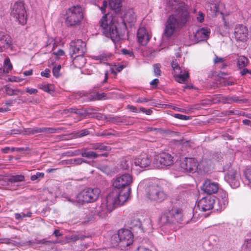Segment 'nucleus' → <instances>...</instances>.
<instances>
[{"instance_id":"obj_27","label":"nucleus","mask_w":251,"mask_h":251,"mask_svg":"<svg viewBox=\"0 0 251 251\" xmlns=\"http://www.w3.org/2000/svg\"><path fill=\"white\" fill-rule=\"evenodd\" d=\"M207 11L211 15H216L219 12V3L208 2L206 4Z\"/></svg>"},{"instance_id":"obj_60","label":"nucleus","mask_w":251,"mask_h":251,"mask_svg":"<svg viewBox=\"0 0 251 251\" xmlns=\"http://www.w3.org/2000/svg\"><path fill=\"white\" fill-rule=\"evenodd\" d=\"M159 83V80L158 79H154L150 82V84L152 86L153 88L156 87Z\"/></svg>"},{"instance_id":"obj_6","label":"nucleus","mask_w":251,"mask_h":251,"mask_svg":"<svg viewBox=\"0 0 251 251\" xmlns=\"http://www.w3.org/2000/svg\"><path fill=\"white\" fill-rule=\"evenodd\" d=\"M65 24L68 26H75L80 24L83 19L82 8L79 5H75L69 8L65 16Z\"/></svg>"},{"instance_id":"obj_55","label":"nucleus","mask_w":251,"mask_h":251,"mask_svg":"<svg viewBox=\"0 0 251 251\" xmlns=\"http://www.w3.org/2000/svg\"><path fill=\"white\" fill-rule=\"evenodd\" d=\"M127 108L128 109L130 110L131 111L135 113H138L139 112V111L137 109V108L134 106L131 105H128L127 106Z\"/></svg>"},{"instance_id":"obj_24","label":"nucleus","mask_w":251,"mask_h":251,"mask_svg":"<svg viewBox=\"0 0 251 251\" xmlns=\"http://www.w3.org/2000/svg\"><path fill=\"white\" fill-rule=\"evenodd\" d=\"M123 21L125 25L129 24L131 25L136 21V16L132 9H129L125 12Z\"/></svg>"},{"instance_id":"obj_25","label":"nucleus","mask_w":251,"mask_h":251,"mask_svg":"<svg viewBox=\"0 0 251 251\" xmlns=\"http://www.w3.org/2000/svg\"><path fill=\"white\" fill-rule=\"evenodd\" d=\"M160 221L162 224L174 222V214H173V208L165 211L161 216Z\"/></svg>"},{"instance_id":"obj_50","label":"nucleus","mask_w":251,"mask_h":251,"mask_svg":"<svg viewBox=\"0 0 251 251\" xmlns=\"http://www.w3.org/2000/svg\"><path fill=\"white\" fill-rule=\"evenodd\" d=\"M88 133H89V132L88 130H82L79 131L78 133H77L76 136L77 137H83V136L88 135Z\"/></svg>"},{"instance_id":"obj_49","label":"nucleus","mask_w":251,"mask_h":251,"mask_svg":"<svg viewBox=\"0 0 251 251\" xmlns=\"http://www.w3.org/2000/svg\"><path fill=\"white\" fill-rule=\"evenodd\" d=\"M65 112L66 113L67 112H70V113H74L77 114H81V113L80 111L78 109H77L75 108H71L67 110H64Z\"/></svg>"},{"instance_id":"obj_12","label":"nucleus","mask_w":251,"mask_h":251,"mask_svg":"<svg viewBox=\"0 0 251 251\" xmlns=\"http://www.w3.org/2000/svg\"><path fill=\"white\" fill-rule=\"evenodd\" d=\"M240 174L237 169L229 167L225 173V179L233 188L240 185Z\"/></svg>"},{"instance_id":"obj_31","label":"nucleus","mask_w":251,"mask_h":251,"mask_svg":"<svg viewBox=\"0 0 251 251\" xmlns=\"http://www.w3.org/2000/svg\"><path fill=\"white\" fill-rule=\"evenodd\" d=\"M73 63L76 67L81 68L85 64V59L83 57V55H77L74 57Z\"/></svg>"},{"instance_id":"obj_61","label":"nucleus","mask_w":251,"mask_h":251,"mask_svg":"<svg viewBox=\"0 0 251 251\" xmlns=\"http://www.w3.org/2000/svg\"><path fill=\"white\" fill-rule=\"evenodd\" d=\"M53 54L57 56H63L64 54V51L62 50H59L57 52H53Z\"/></svg>"},{"instance_id":"obj_47","label":"nucleus","mask_w":251,"mask_h":251,"mask_svg":"<svg viewBox=\"0 0 251 251\" xmlns=\"http://www.w3.org/2000/svg\"><path fill=\"white\" fill-rule=\"evenodd\" d=\"M25 91L30 95L36 94L38 92L37 89L29 87L26 88Z\"/></svg>"},{"instance_id":"obj_1","label":"nucleus","mask_w":251,"mask_h":251,"mask_svg":"<svg viewBox=\"0 0 251 251\" xmlns=\"http://www.w3.org/2000/svg\"><path fill=\"white\" fill-rule=\"evenodd\" d=\"M166 6L169 11H177V13L170 16L165 24L164 34L170 37L179 31L187 23L189 13L184 8H180L176 0H167Z\"/></svg>"},{"instance_id":"obj_46","label":"nucleus","mask_w":251,"mask_h":251,"mask_svg":"<svg viewBox=\"0 0 251 251\" xmlns=\"http://www.w3.org/2000/svg\"><path fill=\"white\" fill-rule=\"evenodd\" d=\"M61 69V65H58L57 67H54L52 69V73L55 77H58L59 75V71Z\"/></svg>"},{"instance_id":"obj_59","label":"nucleus","mask_w":251,"mask_h":251,"mask_svg":"<svg viewBox=\"0 0 251 251\" xmlns=\"http://www.w3.org/2000/svg\"><path fill=\"white\" fill-rule=\"evenodd\" d=\"M122 52L123 54L125 55H128L129 56H132L133 55L132 52L126 49H123L122 50Z\"/></svg>"},{"instance_id":"obj_62","label":"nucleus","mask_w":251,"mask_h":251,"mask_svg":"<svg viewBox=\"0 0 251 251\" xmlns=\"http://www.w3.org/2000/svg\"><path fill=\"white\" fill-rule=\"evenodd\" d=\"M107 3L106 0L103 1V5L100 8L102 13L105 12V8L107 7Z\"/></svg>"},{"instance_id":"obj_8","label":"nucleus","mask_w":251,"mask_h":251,"mask_svg":"<svg viewBox=\"0 0 251 251\" xmlns=\"http://www.w3.org/2000/svg\"><path fill=\"white\" fill-rule=\"evenodd\" d=\"M11 15L19 24L24 25L27 22V13L23 2H16L13 5Z\"/></svg>"},{"instance_id":"obj_14","label":"nucleus","mask_w":251,"mask_h":251,"mask_svg":"<svg viewBox=\"0 0 251 251\" xmlns=\"http://www.w3.org/2000/svg\"><path fill=\"white\" fill-rule=\"evenodd\" d=\"M180 167L185 172L194 173L198 170L199 162L194 158L185 157L181 161Z\"/></svg>"},{"instance_id":"obj_63","label":"nucleus","mask_w":251,"mask_h":251,"mask_svg":"<svg viewBox=\"0 0 251 251\" xmlns=\"http://www.w3.org/2000/svg\"><path fill=\"white\" fill-rule=\"evenodd\" d=\"M136 251H151L149 248L141 246V247H138Z\"/></svg>"},{"instance_id":"obj_36","label":"nucleus","mask_w":251,"mask_h":251,"mask_svg":"<svg viewBox=\"0 0 251 251\" xmlns=\"http://www.w3.org/2000/svg\"><path fill=\"white\" fill-rule=\"evenodd\" d=\"M209 166V161H207L206 160H202L200 163H199L198 170L206 172L208 171Z\"/></svg>"},{"instance_id":"obj_57","label":"nucleus","mask_w":251,"mask_h":251,"mask_svg":"<svg viewBox=\"0 0 251 251\" xmlns=\"http://www.w3.org/2000/svg\"><path fill=\"white\" fill-rule=\"evenodd\" d=\"M140 110L143 113H145L147 115H150L151 114L152 111L151 109H146L144 108L141 107L140 108Z\"/></svg>"},{"instance_id":"obj_44","label":"nucleus","mask_w":251,"mask_h":251,"mask_svg":"<svg viewBox=\"0 0 251 251\" xmlns=\"http://www.w3.org/2000/svg\"><path fill=\"white\" fill-rule=\"evenodd\" d=\"M44 176L43 173L37 172L36 175L31 176L30 179L32 181H35L39 178H43Z\"/></svg>"},{"instance_id":"obj_2","label":"nucleus","mask_w":251,"mask_h":251,"mask_svg":"<svg viewBox=\"0 0 251 251\" xmlns=\"http://www.w3.org/2000/svg\"><path fill=\"white\" fill-rule=\"evenodd\" d=\"M127 191L123 192L120 195V192L117 191H112L101 203L97 206L95 213L100 217L104 218L107 214L113 210L118 205H123L127 201Z\"/></svg>"},{"instance_id":"obj_22","label":"nucleus","mask_w":251,"mask_h":251,"mask_svg":"<svg viewBox=\"0 0 251 251\" xmlns=\"http://www.w3.org/2000/svg\"><path fill=\"white\" fill-rule=\"evenodd\" d=\"M219 189L218 183L213 182L210 180H206L203 184L201 189L208 194L216 193Z\"/></svg>"},{"instance_id":"obj_37","label":"nucleus","mask_w":251,"mask_h":251,"mask_svg":"<svg viewBox=\"0 0 251 251\" xmlns=\"http://www.w3.org/2000/svg\"><path fill=\"white\" fill-rule=\"evenodd\" d=\"M225 58L220 57L216 55H215V57L213 59V62L215 64H222V67L221 68L223 69L225 68L226 66V64L225 63Z\"/></svg>"},{"instance_id":"obj_17","label":"nucleus","mask_w":251,"mask_h":251,"mask_svg":"<svg viewBox=\"0 0 251 251\" xmlns=\"http://www.w3.org/2000/svg\"><path fill=\"white\" fill-rule=\"evenodd\" d=\"M132 161L135 167L145 168L149 167L151 162L150 156L146 153L141 154L137 157L133 158Z\"/></svg>"},{"instance_id":"obj_64","label":"nucleus","mask_w":251,"mask_h":251,"mask_svg":"<svg viewBox=\"0 0 251 251\" xmlns=\"http://www.w3.org/2000/svg\"><path fill=\"white\" fill-rule=\"evenodd\" d=\"M246 247L249 250H251V238L246 240Z\"/></svg>"},{"instance_id":"obj_10","label":"nucleus","mask_w":251,"mask_h":251,"mask_svg":"<svg viewBox=\"0 0 251 251\" xmlns=\"http://www.w3.org/2000/svg\"><path fill=\"white\" fill-rule=\"evenodd\" d=\"M146 193L148 199L152 201L160 202L164 200L166 195L158 186L150 185L146 188Z\"/></svg>"},{"instance_id":"obj_11","label":"nucleus","mask_w":251,"mask_h":251,"mask_svg":"<svg viewBox=\"0 0 251 251\" xmlns=\"http://www.w3.org/2000/svg\"><path fill=\"white\" fill-rule=\"evenodd\" d=\"M174 162L173 157L167 152H161L154 156L152 164L156 168H162L164 166H170Z\"/></svg>"},{"instance_id":"obj_15","label":"nucleus","mask_w":251,"mask_h":251,"mask_svg":"<svg viewBox=\"0 0 251 251\" xmlns=\"http://www.w3.org/2000/svg\"><path fill=\"white\" fill-rule=\"evenodd\" d=\"M210 33L209 29L207 27H202L190 33L189 39L193 43H198L207 40L209 37Z\"/></svg>"},{"instance_id":"obj_38","label":"nucleus","mask_w":251,"mask_h":251,"mask_svg":"<svg viewBox=\"0 0 251 251\" xmlns=\"http://www.w3.org/2000/svg\"><path fill=\"white\" fill-rule=\"evenodd\" d=\"M109 56L105 54H101L97 56H93L92 58L94 60L99 61L100 62H104L107 61Z\"/></svg>"},{"instance_id":"obj_5","label":"nucleus","mask_w":251,"mask_h":251,"mask_svg":"<svg viewBox=\"0 0 251 251\" xmlns=\"http://www.w3.org/2000/svg\"><path fill=\"white\" fill-rule=\"evenodd\" d=\"M133 242V235L128 229H122L119 230L117 234H114L111 238L113 246H119L122 250L132 245Z\"/></svg>"},{"instance_id":"obj_58","label":"nucleus","mask_w":251,"mask_h":251,"mask_svg":"<svg viewBox=\"0 0 251 251\" xmlns=\"http://www.w3.org/2000/svg\"><path fill=\"white\" fill-rule=\"evenodd\" d=\"M150 100L145 98H139L136 100V102L143 103L149 101Z\"/></svg>"},{"instance_id":"obj_56","label":"nucleus","mask_w":251,"mask_h":251,"mask_svg":"<svg viewBox=\"0 0 251 251\" xmlns=\"http://www.w3.org/2000/svg\"><path fill=\"white\" fill-rule=\"evenodd\" d=\"M242 69H243V70H242L240 71V74L242 75H246L247 74H251V70H249V69H248L245 68H242Z\"/></svg>"},{"instance_id":"obj_51","label":"nucleus","mask_w":251,"mask_h":251,"mask_svg":"<svg viewBox=\"0 0 251 251\" xmlns=\"http://www.w3.org/2000/svg\"><path fill=\"white\" fill-rule=\"evenodd\" d=\"M73 165H79L83 162H85V161L83 160L82 158H74L73 159Z\"/></svg>"},{"instance_id":"obj_48","label":"nucleus","mask_w":251,"mask_h":251,"mask_svg":"<svg viewBox=\"0 0 251 251\" xmlns=\"http://www.w3.org/2000/svg\"><path fill=\"white\" fill-rule=\"evenodd\" d=\"M46 130V128H33L28 129L29 134H34L35 133L41 132Z\"/></svg>"},{"instance_id":"obj_20","label":"nucleus","mask_w":251,"mask_h":251,"mask_svg":"<svg viewBox=\"0 0 251 251\" xmlns=\"http://www.w3.org/2000/svg\"><path fill=\"white\" fill-rule=\"evenodd\" d=\"M12 43V39L9 34L0 31V51L11 49Z\"/></svg>"},{"instance_id":"obj_23","label":"nucleus","mask_w":251,"mask_h":251,"mask_svg":"<svg viewBox=\"0 0 251 251\" xmlns=\"http://www.w3.org/2000/svg\"><path fill=\"white\" fill-rule=\"evenodd\" d=\"M138 42L142 45H146L150 41V36L144 27H140L137 31Z\"/></svg>"},{"instance_id":"obj_53","label":"nucleus","mask_w":251,"mask_h":251,"mask_svg":"<svg viewBox=\"0 0 251 251\" xmlns=\"http://www.w3.org/2000/svg\"><path fill=\"white\" fill-rule=\"evenodd\" d=\"M73 159H70L66 160H63L61 162H59V164L63 165H73Z\"/></svg>"},{"instance_id":"obj_52","label":"nucleus","mask_w":251,"mask_h":251,"mask_svg":"<svg viewBox=\"0 0 251 251\" xmlns=\"http://www.w3.org/2000/svg\"><path fill=\"white\" fill-rule=\"evenodd\" d=\"M41 75L42 76L49 77L50 76V70L49 69H45L44 71L41 73Z\"/></svg>"},{"instance_id":"obj_28","label":"nucleus","mask_w":251,"mask_h":251,"mask_svg":"<svg viewBox=\"0 0 251 251\" xmlns=\"http://www.w3.org/2000/svg\"><path fill=\"white\" fill-rule=\"evenodd\" d=\"M4 92L9 96H16L18 95H23L24 92L19 89H13L8 86L4 87Z\"/></svg>"},{"instance_id":"obj_32","label":"nucleus","mask_w":251,"mask_h":251,"mask_svg":"<svg viewBox=\"0 0 251 251\" xmlns=\"http://www.w3.org/2000/svg\"><path fill=\"white\" fill-rule=\"evenodd\" d=\"M174 214V222H180L183 220L182 212L181 209L177 208H173V214Z\"/></svg>"},{"instance_id":"obj_9","label":"nucleus","mask_w":251,"mask_h":251,"mask_svg":"<svg viewBox=\"0 0 251 251\" xmlns=\"http://www.w3.org/2000/svg\"><path fill=\"white\" fill-rule=\"evenodd\" d=\"M92 149L96 150V151L84 150L81 152V155L84 157L88 158H96L99 156H107V153H101L100 152L102 151H107L110 150V147L103 144L96 143L92 145Z\"/></svg>"},{"instance_id":"obj_54","label":"nucleus","mask_w":251,"mask_h":251,"mask_svg":"<svg viewBox=\"0 0 251 251\" xmlns=\"http://www.w3.org/2000/svg\"><path fill=\"white\" fill-rule=\"evenodd\" d=\"M51 44H52V50L56 46V44L55 43L54 40L53 38L49 39L47 41V46L49 47Z\"/></svg>"},{"instance_id":"obj_26","label":"nucleus","mask_w":251,"mask_h":251,"mask_svg":"<svg viewBox=\"0 0 251 251\" xmlns=\"http://www.w3.org/2000/svg\"><path fill=\"white\" fill-rule=\"evenodd\" d=\"M120 167L123 170L134 169L135 166L132 161V158L127 157L123 159L121 162Z\"/></svg>"},{"instance_id":"obj_34","label":"nucleus","mask_w":251,"mask_h":251,"mask_svg":"<svg viewBox=\"0 0 251 251\" xmlns=\"http://www.w3.org/2000/svg\"><path fill=\"white\" fill-rule=\"evenodd\" d=\"M81 238V237L77 235H72L70 237H66L65 241L64 242L59 241L56 242V243H60L61 244L68 243L71 242H75Z\"/></svg>"},{"instance_id":"obj_21","label":"nucleus","mask_w":251,"mask_h":251,"mask_svg":"<svg viewBox=\"0 0 251 251\" xmlns=\"http://www.w3.org/2000/svg\"><path fill=\"white\" fill-rule=\"evenodd\" d=\"M198 206L202 211L215 208L214 200L211 197L203 198L199 201Z\"/></svg>"},{"instance_id":"obj_4","label":"nucleus","mask_w":251,"mask_h":251,"mask_svg":"<svg viewBox=\"0 0 251 251\" xmlns=\"http://www.w3.org/2000/svg\"><path fill=\"white\" fill-rule=\"evenodd\" d=\"M100 194L99 189L89 188L82 190L75 197L72 198L67 196L64 198L72 203L82 204L83 202H91L95 201L99 198Z\"/></svg>"},{"instance_id":"obj_18","label":"nucleus","mask_w":251,"mask_h":251,"mask_svg":"<svg viewBox=\"0 0 251 251\" xmlns=\"http://www.w3.org/2000/svg\"><path fill=\"white\" fill-rule=\"evenodd\" d=\"M228 195L225 191L220 192L216 201L214 200L215 209L216 210H222L227 205Z\"/></svg>"},{"instance_id":"obj_45","label":"nucleus","mask_w":251,"mask_h":251,"mask_svg":"<svg viewBox=\"0 0 251 251\" xmlns=\"http://www.w3.org/2000/svg\"><path fill=\"white\" fill-rule=\"evenodd\" d=\"M173 116L176 118L182 120H187L190 119V117L189 116L180 114H175Z\"/></svg>"},{"instance_id":"obj_16","label":"nucleus","mask_w":251,"mask_h":251,"mask_svg":"<svg viewBox=\"0 0 251 251\" xmlns=\"http://www.w3.org/2000/svg\"><path fill=\"white\" fill-rule=\"evenodd\" d=\"M70 50L72 57L75 54L83 55L86 51V44L80 39L73 41L70 43Z\"/></svg>"},{"instance_id":"obj_42","label":"nucleus","mask_w":251,"mask_h":251,"mask_svg":"<svg viewBox=\"0 0 251 251\" xmlns=\"http://www.w3.org/2000/svg\"><path fill=\"white\" fill-rule=\"evenodd\" d=\"M161 65L159 64H155L153 65V72L155 75L159 76L161 75Z\"/></svg>"},{"instance_id":"obj_7","label":"nucleus","mask_w":251,"mask_h":251,"mask_svg":"<svg viewBox=\"0 0 251 251\" xmlns=\"http://www.w3.org/2000/svg\"><path fill=\"white\" fill-rule=\"evenodd\" d=\"M132 182V176L129 174H125L117 176L113 179V186L116 188L113 191H117L120 192V195L122 193H123V192L127 191V200L129 197L131 191L130 185Z\"/></svg>"},{"instance_id":"obj_39","label":"nucleus","mask_w":251,"mask_h":251,"mask_svg":"<svg viewBox=\"0 0 251 251\" xmlns=\"http://www.w3.org/2000/svg\"><path fill=\"white\" fill-rule=\"evenodd\" d=\"M25 177L23 175H16L11 176L9 178L11 182H18L24 181Z\"/></svg>"},{"instance_id":"obj_33","label":"nucleus","mask_w":251,"mask_h":251,"mask_svg":"<svg viewBox=\"0 0 251 251\" xmlns=\"http://www.w3.org/2000/svg\"><path fill=\"white\" fill-rule=\"evenodd\" d=\"M4 70H3V73H9L13 68L12 64L10 62L9 58L7 57L4 61L3 64Z\"/></svg>"},{"instance_id":"obj_41","label":"nucleus","mask_w":251,"mask_h":251,"mask_svg":"<svg viewBox=\"0 0 251 251\" xmlns=\"http://www.w3.org/2000/svg\"><path fill=\"white\" fill-rule=\"evenodd\" d=\"M246 178L251 183V167L247 168L244 172Z\"/></svg>"},{"instance_id":"obj_30","label":"nucleus","mask_w":251,"mask_h":251,"mask_svg":"<svg viewBox=\"0 0 251 251\" xmlns=\"http://www.w3.org/2000/svg\"><path fill=\"white\" fill-rule=\"evenodd\" d=\"M37 87L39 89L50 94L52 93L54 90V86L53 85L46 82L39 84Z\"/></svg>"},{"instance_id":"obj_35","label":"nucleus","mask_w":251,"mask_h":251,"mask_svg":"<svg viewBox=\"0 0 251 251\" xmlns=\"http://www.w3.org/2000/svg\"><path fill=\"white\" fill-rule=\"evenodd\" d=\"M248 59L245 56H240L238 58L237 66L240 69L245 68L248 64Z\"/></svg>"},{"instance_id":"obj_40","label":"nucleus","mask_w":251,"mask_h":251,"mask_svg":"<svg viewBox=\"0 0 251 251\" xmlns=\"http://www.w3.org/2000/svg\"><path fill=\"white\" fill-rule=\"evenodd\" d=\"M131 225L132 227H138L139 228H141L142 230H143L144 227H142V224L141 223V221L137 218H134L131 222Z\"/></svg>"},{"instance_id":"obj_29","label":"nucleus","mask_w":251,"mask_h":251,"mask_svg":"<svg viewBox=\"0 0 251 251\" xmlns=\"http://www.w3.org/2000/svg\"><path fill=\"white\" fill-rule=\"evenodd\" d=\"M124 0H109L110 7L116 12L119 11L122 5V2Z\"/></svg>"},{"instance_id":"obj_19","label":"nucleus","mask_w":251,"mask_h":251,"mask_svg":"<svg viewBox=\"0 0 251 251\" xmlns=\"http://www.w3.org/2000/svg\"><path fill=\"white\" fill-rule=\"evenodd\" d=\"M234 38L237 40L244 42L248 39V30L246 26L242 25H236L234 30Z\"/></svg>"},{"instance_id":"obj_43","label":"nucleus","mask_w":251,"mask_h":251,"mask_svg":"<svg viewBox=\"0 0 251 251\" xmlns=\"http://www.w3.org/2000/svg\"><path fill=\"white\" fill-rule=\"evenodd\" d=\"M204 14L201 11H199L196 15V18L198 22L202 23L204 20Z\"/></svg>"},{"instance_id":"obj_3","label":"nucleus","mask_w":251,"mask_h":251,"mask_svg":"<svg viewBox=\"0 0 251 251\" xmlns=\"http://www.w3.org/2000/svg\"><path fill=\"white\" fill-rule=\"evenodd\" d=\"M100 24L103 34L105 36L110 37L113 42H118L122 39L123 35L117 28L118 23L111 17L104 15L100 19Z\"/></svg>"},{"instance_id":"obj_13","label":"nucleus","mask_w":251,"mask_h":251,"mask_svg":"<svg viewBox=\"0 0 251 251\" xmlns=\"http://www.w3.org/2000/svg\"><path fill=\"white\" fill-rule=\"evenodd\" d=\"M171 66L176 80L179 83L184 82L189 76L188 71L184 68L179 67L176 60L172 62Z\"/></svg>"}]
</instances>
